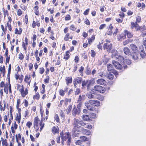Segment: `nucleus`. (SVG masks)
<instances>
[{
    "label": "nucleus",
    "mask_w": 146,
    "mask_h": 146,
    "mask_svg": "<svg viewBox=\"0 0 146 146\" xmlns=\"http://www.w3.org/2000/svg\"><path fill=\"white\" fill-rule=\"evenodd\" d=\"M79 120L76 118L74 119L73 127L72 130L73 135L74 137H77L79 135V132H82L83 134L86 135H90V131L84 129L78 125Z\"/></svg>",
    "instance_id": "1"
},
{
    "label": "nucleus",
    "mask_w": 146,
    "mask_h": 146,
    "mask_svg": "<svg viewBox=\"0 0 146 146\" xmlns=\"http://www.w3.org/2000/svg\"><path fill=\"white\" fill-rule=\"evenodd\" d=\"M60 136L62 139V143L64 145V142L66 141L68 146H70L71 142V137L69 132L64 133L63 131L60 133Z\"/></svg>",
    "instance_id": "2"
},
{
    "label": "nucleus",
    "mask_w": 146,
    "mask_h": 146,
    "mask_svg": "<svg viewBox=\"0 0 146 146\" xmlns=\"http://www.w3.org/2000/svg\"><path fill=\"white\" fill-rule=\"evenodd\" d=\"M106 90L105 88L100 85L95 86L93 89L91 91L92 94H95L97 93L103 94L105 92Z\"/></svg>",
    "instance_id": "3"
},
{
    "label": "nucleus",
    "mask_w": 146,
    "mask_h": 146,
    "mask_svg": "<svg viewBox=\"0 0 146 146\" xmlns=\"http://www.w3.org/2000/svg\"><path fill=\"white\" fill-rule=\"evenodd\" d=\"M68 27H66L64 29V33L65 34L64 38L65 41H68L69 39L72 40L73 39V36L68 32Z\"/></svg>",
    "instance_id": "4"
},
{
    "label": "nucleus",
    "mask_w": 146,
    "mask_h": 146,
    "mask_svg": "<svg viewBox=\"0 0 146 146\" xmlns=\"http://www.w3.org/2000/svg\"><path fill=\"white\" fill-rule=\"evenodd\" d=\"M40 121V119L38 116L34 118L33 121V127L36 132H37L39 129V123Z\"/></svg>",
    "instance_id": "5"
},
{
    "label": "nucleus",
    "mask_w": 146,
    "mask_h": 146,
    "mask_svg": "<svg viewBox=\"0 0 146 146\" xmlns=\"http://www.w3.org/2000/svg\"><path fill=\"white\" fill-rule=\"evenodd\" d=\"M21 87V88L19 89V91L20 93L21 97L23 98H25L28 94V90L27 88H25L24 90L23 85H22Z\"/></svg>",
    "instance_id": "6"
},
{
    "label": "nucleus",
    "mask_w": 146,
    "mask_h": 146,
    "mask_svg": "<svg viewBox=\"0 0 146 146\" xmlns=\"http://www.w3.org/2000/svg\"><path fill=\"white\" fill-rule=\"evenodd\" d=\"M90 102L92 104V106L96 109L95 111L98 112V107L100 105V102L98 100H90Z\"/></svg>",
    "instance_id": "7"
},
{
    "label": "nucleus",
    "mask_w": 146,
    "mask_h": 146,
    "mask_svg": "<svg viewBox=\"0 0 146 146\" xmlns=\"http://www.w3.org/2000/svg\"><path fill=\"white\" fill-rule=\"evenodd\" d=\"M82 86L83 88H85V87L87 85V89H89L90 87V85L92 83V81L90 80H87L86 81L85 80L82 82Z\"/></svg>",
    "instance_id": "8"
},
{
    "label": "nucleus",
    "mask_w": 146,
    "mask_h": 146,
    "mask_svg": "<svg viewBox=\"0 0 146 146\" xmlns=\"http://www.w3.org/2000/svg\"><path fill=\"white\" fill-rule=\"evenodd\" d=\"M48 118V115H47L45 117H43V118L41 119L40 123H39V126L40 127V132L42 130L44 127V123L43 122V121H44L45 120L46 121Z\"/></svg>",
    "instance_id": "9"
},
{
    "label": "nucleus",
    "mask_w": 146,
    "mask_h": 146,
    "mask_svg": "<svg viewBox=\"0 0 146 146\" xmlns=\"http://www.w3.org/2000/svg\"><path fill=\"white\" fill-rule=\"evenodd\" d=\"M112 47V45L111 43H104L103 46L104 49L106 50L109 53L110 52Z\"/></svg>",
    "instance_id": "10"
},
{
    "label": "nucleus",
    "mask_w": 146,
    "mask_h": 146,
    "mask_svg": "<svg viewBox=\"0 0 146 146\" xmlns=\"http://www.w3.org/2000/svg\"><path fill=\"white\" fill-rule=\"evenodd\" d=\"M85 105L88 110L90 111H94L96 110V108H94L92 106V104L90 102V100H89L88 102H85Z\"/></svg>",
    "instance_id": "11"
},
{
    "label": "nucleus",
    "mask_w": 146,
    "mask_h": 146,
    "mask_svg": "<svg viewBox=\"0 0 146 146\" xmlns=\"http://www.w3.org/2000/svg\"><path fill=\"white\" fill-rule=\"evenodd\" d=\"M82 78L81 77H78L74 79L73 82L74 86L75 88L77 87V85L78 84H80L82 82Z\"/></svg>",
    "instance_id": "12"
},
{
    "label": "nucleus",
    "mask_w": 146,
    "mask_h": 146,
    "mask_svg": "<svg viewBox=\"0 0 146 146\" xmlns=\"http://www.w3.org/2000/svg\"><path fill=\"white\" fill-rule=\"evenodd\" d=\"M130 48L134 53H137L139 52L138 47L136 45L133 44H131L130 45Z\"/></svg>",
    "instance_id": "13"
},
{
    "label": "nucleus",
    "mask_w": 146,
    "mask_h": 146,
    "mask_svg": "<svg viewBox=\"0 0 146 146\" xmlns=\"http://www.w3.org/2000/svg\"><path fill=\"white\" fill-rule=\"evenodd\" d=\"M81 110L76 108L75 106L73 108L72 111V114L74 117L76 116L77 115H79L80 112Z\"/></svg>",
    "instance_id": "14"
},
{
    "label": "nucleus",
    "mask_w": 146,
    "mask_h": 146,
    "mask_svg": "<svg viewBox=\"0 0 146 146\" xmlns=\"http://www.w3.org/2000/svg\"><path fill=\"white\" fill-rule=\"evenodd\" d=\"M13 108L11 106L9 107V115L10 117L9 119L8 125H10L12 122V120H13V117L12 114Z\"/></svg>",
    "instance_id": "15"
},
{
    "label": "nucleus",
    "mask_w": 146,
    "mask_h": 146,
    "mask_svg": "<svg viewBox=\"0 0 146 146\" xmlns=\"http://www.w3.org/2000/svg\"><path fill=\"white\" fill-rule=\"evenodd\" d=\"M9 51L8 48H6L4 55L5 57V64L9 63L10 59V55H8Z\"/></svg>",
    "instance_id": "16"
},
{
    "label": "nucleus",
    "mask_w": 146,
    "mask_h": 146,
    "mask_svg": "<svg viewBox=\"0 0 146 146\" xmlns=\"http://www.w3.org/2000/svg\"><path fill=\"white\" fill-rule=\"evenodd\" d=\"M112 63L115 68L118 70H121L123 67L120 63L115 60L112 61Z\"/></svg>",
    "instance_id": "17"
},
{
    "label": "nucleus",
    "mask_w": 146,
    "mask_h": 146,
    "mask_svg": "<svg viewBox=\"0 0 146 146\" xmlns=\"http://www.w3.org/2000/svg\"><path fill=\"white\" fill-rule=\"evenodd\" d=\"M107 70L110 72L113 73L114 74L116 73L117 74L116 71L113 69L112 66L111 64H107Z\"/></svg>",
    "instance_id": "18"
},
{
    "label": "nucleus",
    "mask_w": 146,
    "mask_h": 146,
    "mask_svg": "<svg viewBox=\"0 0 146 146\" xmlns=\"http://www.w3.org/2000/svg\"><path fill=\"white\" fill-rule=\"evenodd\" d=\"M31 76L30 74L29 75H26L25 76L24 81L25 83L29 85L31 82V80L30 79Z\"/></svg>",
    "instance_id": "19"
},
{
    "label": "nucleus",
    "mask_w": 146,
    "mask_h": 146,
    "mask_svg": "<svg viewBox=\"0 0 146 146\" xmlns=\"http://www.w3.org/2000/svg\"><path fill=\"white\" fill-rule=\"evenodd\" d=\"M6 103L5 101H3V104H2L1 100H0V111H4L6 109Z\"/></svg>",
    "instance_id": "20"
},
{
    "label": "nucleus",
    "mask_w": 146,
    "mask_h": 146,
    "mask_svg": "<svg viewBox=\"0 0 146 146\" xmlns=\"http://www.w3.org/2000/svg\"><path fill=\"white\" fill-rule=\"evenodd\" d=\"M123 50V52L125 54L128 56H131V53L129 48L127 47H124Z\"/></svg>",
    "instance_id": "21"
},
{
    "label": "nucleus",
    "mask_w": 146,
    "mask_h": 146,
    "mask_svg": "<svg viewBox=\"0 0 146 146\" xmlns=\"http://www.w3.org/2000/svg\"><path fill=\"white\" fill-rule=\"evenodd\" d=\"M139 25L138 24V23L136 22L132 21L131 22V23L130 28L131 29H132L134 28H135L137 31V29H138Z\"/></svg>",
    "instance_id": "22"
},
{
    "label": "nucleus",
    "mask_w": 146,
    "mask_h": 146,
    "mask_svg": "<svg viewBox=\"0 0 146 146\" xmlns=\"http://www.w3.org/2000/svg\"><path fill=\"white\" fill-rule=\"evenodd\" d=\"M5 84L3 81L0 83V97H2L3 96V91L2 88L1 89V88H3L5 86Z\"/></svg>",
    "instance_id": "23"
},
{
    "label": "nucleus",
    "mask_w": 146,
    "mask_h": 146,
    "mask_svg": "<svg viewBox=\"0 0 146 146\" xmlns=\"http://www.w3.org/2000/svg\"><path fill=\"white\" fill-rule=\"evenodd\" d=\"M123 32L125 34V36H127L128 38H131L133 36V34L130 31H129L127 30H125Z\"/></svg>",
    "instance_id": "24"
},
{
    "label": "nucleus",
    "mask_w": 146,
    "mask_h": 146,
    "mask_svg": "<svg viewBox=\"0 0 146 146\" xmlns=\"http://www.w3.org/2000/svg\"><path fill=\"white\" fill-rule=\"evenodd\" d=\"M17 127L18 125L17 124H16V122L15 121L13 124L12 125L11 127V132L12 133H13L14 134L15 132V130L17 129Z\"/></svg>",
    "instance_id": "25"
},
{
    "label": "nucleus",
    "mask_w": 146,
    "mask_h": 146,
    "mask_svg": "<svg viewBox=\"0 0 146 146\" xmlns=\"http://www.w3.org/2000/svg\"><path fill=\"white\" fill-rule=\"evenodd\" d=\"M51 131L52 133L54 134L59 133V129L58 127V126H53L52 128Z\"/></svg>",
    "instance_id": "26"
},
{
    "label": "nucleus",
    "mask_w": 146,
    "mask_h": 146,
    "mask_svg": "<svg viewBox=\"0 0 146 146\" xmlns=\"http://www.w3.org/2000/svg\"><path fill=\"white\" fill-rule=\"evenodd\" d=\"M36 26L38 27H39L40 26V22L38 20H36V21H33L32 24V27L33 28H35Z\"/></svg>",
    "instance_id": "27"
},
{
    "label": "nucleus",
    "mask_w": 146,
    "mask_h": 146,
    "mask_svg": "<svg viewBox=\"0 0 146 146\" xmlns=\"http://www.w3.org/2000/svg\"><path fill=\"white\" fill-rule=\"evenodd\" d=\"M21 117V112L19 110L18 113H16L15 120L17 121L19 123H20Z\"/></svg>",
    "instance_id": "28"
},
{
    "label": "nucleus",
    "mask_w": 146,
    "mask_h": 146,
    "mask_svg": "<svg viewBox=\"0 0 146 146\" xmlns=\"http://www.w3.org/2000/svg\"><path fill=\"white\" fill-rule=\"evenodd\" d=\"M65 80L67 85L68 86L69 84H71L72 83V78L71 76L66 77Z\"/></svg>",
    "instance_id": "29"
},
{
    "label": "nucleus",
    "mask_w": 146,
    "mask_h": 146,
    "mask_svg": "<svg viewBox=\"0 0 146 146\" xmlns=\"http://www.w3.org/2000/svg\"><path fill=\"white\" fill-rule=\"evenodd\" d=\"M96 83L97 84L104 85L106 84V81L104 79H99L96 81Z\"/></svg>",
    "instance_id": "30"
},
{
    "label": "nucleus",
    "mask_w": 146,
    "mask_h": 146,
    "mask_svg": "<svg viewBox=\"0 0 146 146\" xmlns=\"http://www.w3.org/2000/svg\"><path fill=\"white\" fill-rule=\"evenodd\" d=\"M70 53L68 50L66 51L65 53V54L64 55L63 59L66 60H68L70 58Z\"/></svg>",
    "instance_id": "31"
},
{
    "label": "nucleus",
    "mask_w": 146,
    "mask_h": 146,
    "mask_svg": "<svg viewBox=\"0 0 146 146\" xmlns=\"http://www.w3.org/2000/svg\"><path fill=\"white\" fill-rule=\"evenodd\" d=\"M126 38V36H125V34H123L122 33L119 34L117 36V38L118 40L120 41L122 40H124Z\"/></svg>",
    "instance_id": "32"
},
{
    "label": "nucleus",
    "mask_w": 146,
    "mask_h": 146,
    "mask_svg": "<svg viewBox=\"0 0 146 146\" xmlns=\"http://www.w3.org/2000/svg\"><path fill=\"white\" fill-rule=\"evenodd\" d=\"M95 38V35H92L91 37H89L88 38V44L91 45L92 42L94 41Z\"/></svg>",
    "instance_id": "33"
},
{
    "label": "nucleus",
    "mask_w": 146,
    "mask_h": 146,
    "mask_svg": "<svg viewBox=\"0 0 146 146\" xmlns=\"http://www.w3.org/2000/svg\"><path fill=\"white\" fill-rule=\"evenodd\" d=\"M1 141L3 146H8L9 144L7 142V140L3 137L1 138Z\"/></svg>",
    "instance_id": "34"
},
{
    "label": "nucleus",
    "mask_w": 146,
    "mask_h": 146,
    "mask_svg": "<svg viewBox=\"0 0 146 146\" xmlns=\"http://www.w3.org/2000/svg\"><path fill=\"white\" fill-rule=\"evenodd\" d=\"M116 59L118 61L121 63L123 62L124 60V58L121 55H116L115 56Z\"/></svg>",
    "instance_id": "35"
},
{
    "label": "nucleus",
    "mask_w": 146,
    "mask_h": 146,
    "mask_svg": "<svg viewBox=\"0 0 146 146\" xmlns=\"http://www.w3.org/2000/svg\"><path fill=\"white\" fill-rule=\"evenodd\" d=\"M83 120L84 121H90V119L89 118V115H88L84 114L82 116Z\"/></svg>",
    "instance_id": "36"
},
{
    "label": "nucleus",
    "mask_w": 146,
    "mask_h": 146,
    "mask_svg": "<svg viewBox=\"0 0 146 146\" xmlns=\"http://www.w3.org/2000/svg\"><path fill=\"white\" fill-rule=\"evenodd\" d=\"M38 52L37 50H36L34 53L35 56V57L36 60L38 63L40 62V58L38 56Z\"/></svg>",
    "instance_id": "37"
},
{
    "label": "nucleus",
    "mask_w": 146,
    "mask_h": 146,
    "mask_svg": "<svg viewBox=\"0 0 146 146\" xmlns=\"http://www.w3.org/2000/svg\"><path fill=\"white\" fill-rule=\"evenodd\" d=\"M22 33V29L20 28L19 29L16 28L15 30L14 33L16 35H21Z\"/></svg>",
    "instance_id": "38"
},
{
    "label": "nucleus",
    "mask_w": 146,
    "mask_h": 146,
    "mask_svg": "<svg viewBox=\"0 0 146 146\" xmlns=\"http://www.w3.org/2000/svg\"><path fill=\"white\" fill-rule=\"evenodd\" d=\"M89 116L90 119V121H92L93 119H95L96 117V115L94 113H92L89 114Z\"/></svg>",
    "instance_id": "39"
},
{
    "label": "nucleus",
    "mask_w": 146,
    "mask_h": 146,
    "mask_svg": "<svg viewBox=\"0 0 146 146\" xmlns=\"http://www.w3.org/2000/svg\"><path fill=\"white\" fill-rule=\"evenodd\" d=\"M21 76H22V77L21 76L20 77H19L20 75L18 74V73H16L15 74V79L16 80H18L19 79L21 82L23 80V75H22Z\"/></svg>",
    "instance_id": "40"
},
{
    "label": "nucleus",
    "mask_w": 146,
    "mask_h": 146,
    "mask_svg": "<svg viewBox=\"0 0 146 146\" xmlns=\"http://www.w3.org/2000/svg\"><path fill=\"white\" fill-rule=\"evenodd\" d=\"M137 7L138 8H139L141 7L142 9L143 10L145 7V5L143 3H141L140 2H138L137 3Z\"/></svg>",
    "instance_id": "41"
},
{
    "label": "nucleus",
    "mask_w": 146,
    "mask_h": 146,
    "mask_svg": "<svg viewBox=\"0 0 146 146\" xmlns=\"http://www.w3.org/2000/svg\"><path fill=\"white\" fill-rule=\"evenodd\" d=\"M146 29V27L145 25H143L141 26H140L139 25L138 29H137V31H140L141 32H142L145 31Z\"/></svg>",
    "instance_id": "42"
},
{
    "label": "nucleus",
    "mask_w": 146,
    "mask_h": 146,
    "mask_svg": "<svg viewBox=\"0 0 146 146\" xmlns=\"http://www.w3.org/2000/svg\"><path fill=\"white\" fill-rule=\"evenodd\" d=\"M0 71L2 73L3 76L4 77L5 75V67L4 66H0Z\"/></svg>",
    "instance_id": "43"
},
{
    "label": "nucleus",
    "mask_w": 146,
    "mask_h": 146,
    "mask_svg": "<svg viewBox=\"0 0 146 146\" xmlns=\"http://www.w3.org/2000/svg\"><path fill=\"white\" fill-rule=\"evenodd\" d=\"M39 7L37 5H36L34 7V11L35 14L37 16L39 15V11L38 10Z\"/></svg>",
    "instance_id": "44"
},
{
    "label": "nucleus",
    "mask_w": 146,
    "mask_h": 146,
    "mask_svg": "<svg viewBox=\"0 0 146 146\" xmlns=\"http://www.w3.org/2000/svg\"><path fill=\"white\" fill-rule=\"evenodd\" d=\"M11 64H10L8 66V73L7 75V79H10V76L11 72Z\"/></svg>",
    "instance_id": "45"
},
{
    "label": "nucleus",
    "mask_w": 146,
    "mask_h": 146,
    "mask_svg": "<svg viewBox=\"0 0 146 146\" xmlns=\"http://www.w3.org/2000/svg\"><path fill=\"white\" fill-rule=\"evenodd\" d=\"M0 26L3 32L2 33V36L3 35V33H4L5 34V33L7 31V26H6L5 27H4V25L2 24Z\"/></svg>",
    "instance_id": "46"
},
{
    "label": "nucleus",
    "mask_w": 146,
    "mask_h": 146,
    "mask_svg": "<svg viewBox=\"0 0 146 146\" xmlns=\"http://www.w3.org/2000/svg\"><path fill=\"white\" fill-rule=\"evenodd\" d=\"M16 141L17 142H18L19 141L21 140V136L20 133L16 134L15 135Z\"/></svg>",
    "instance_id": "47"
},
{
    "label": "nucleus",
    "mask_w": 146,
    "mask_h": 146,
    "mask_svg": "<svg viewBox=\"0 0 146 146\" xmlns=\"http://www.w3.org/2000/svg\"><path fill=\"white\" fill-rule=\"evenodd\" d=\"M8 81V90H9V92L10 94H11L12 93L11 90V86L10 84V79H7Z\"/></svg>",
    "instance_id": "48"
},
{
    "label": "nucleus",
    "mask_w": 146,
    "mask_h": 146,
    "mask_svg": "<svg viewBox=\"0 0 146 146\" xmlns=\"http://www.w3.org/2000/svg\"><path fill=\"white\" fill-rule=\"evenodd\" d=\"M80 138L83 143L88 141V139L85 136H83L80 137Z\"/></svg>",
    "instance_id": "49"
},
{
    "label": "nucleus",
    "mask_w": 146,
    "mask_h": 146,
    "mask_svg": "<svg viewBox=\"0 0 146 146\" xmlns=\"http://www.w3.org/2000/svg\"><path fill=\"white\" fill-rule=\"evenodd\" d=\"M54 119L57 123H60V119L58 114H55L54 117Z\"/></svg>",
    "instance_id": "50"
},
{
    "label": "nucleus",
    "mask_w": 146,
    "mask_h": 146,
    "mask_svg": "<svg viewBox=\"0 0 146 146\" xmlns=\"http://www.w3.org/2000/svg\"><path fill=\"white\" fill-rule=\"evenodd\" d=\"M33 98L34 100L36 99L38 100L40 98V95L39 93L38 92L36 93L35 95L33 96Z\"/></svg>",
    "instance_id": "51"
},
{
    "label": "nucleus",
    "mask_w": 146,
    "mask_h": 146,
    "mask_svg": "<svg viewBox=\"0 0 146 146\" xmlns=\"http://www.w3.org/2000/svg\"><path fill=\"white\" fill-rule=\"evenodd\" d=\"M8 84L7 83V84H5V86L4 87V92H5L7 94L8 93Z\"/></svg>",
    "instance_id": "52"
},
{
    "label": "nucleus",
    "mask_w": 146,
    "mask_h": 146,
    "mask_svg": "<svg viewBox=\"0 0 146 146\" xmlns=\"http://www.w3.org/2000/svg\"><path fill=\"white\" fill-rule=\"evenodd\" d=\"M141 22V18L140 16L137 15L135 17V22L139 23Z\"/></svg>",
    "instance_id": "53"
},
{
    "label": "nucleus",
    "mask_w": 146,
    "mask_h": 146,
    "mask_svg": "<svg viewBox=\"0 0 146 146\" xmlns=\"http://www.w3.org/2000/svg\"><path fill=\"white\" fill-rule=\"evenodd\" d=\"M140 54L141 57L143 58H144L146 56V54L143 50H141L140 52Z\"/></svg>",
    "instance_id": "54"
},
{
    "label": "nucleus",
    "mask_w": 146,
    "mask_h": 146,
    "mask_svg": "<svg viewBox=\"0 0 146 146\" xmlns=\"http://www.w3.org/2000/svg\"><path fill=\"white\" fill-rule=\"evenodd\" d=\"M22 46L23 48L25 50H26L27 48L26 46L28 45V43L24 42L23 41L22 42Z\"/></svg>",
    "instance_id": "55"
},
{
    "label": "nucleus",
    "mask_w": 146,
    "mask_h": 146,
    "mask_svg": "<svg viewBox=\"0 0 146 146\" xmlns=\"http://www.w3.org/2000/svg\"><path fill=\"white\" fill-rule=\"evenodd\" d=\"M40 113L41 117H43L44 115V111L43 110L42 107V106L40 107Z\"/></svg>",
    "instance_id": "56"
},
{
    "label": "nucleus",
    "mask_w": 146,
    "mask_h": 146,
    "mask_svg": "<svg viewBox=\"0 0 146 146\" xmlns=\"http://www.w3.org/2000/svg\"><path fill=\"white\" fill-rule=\"evenodd\" d=\"M23 12L20 9H19L17 11V14L18 16H21L22 15Z\"/></svg>",
    "instance_id": "57"
},
{
    "label": "nucleus",
    "mask_w": 146,
    "mask_h": 146,
    "mask_svg": "<svg viewBox=\"0 0 146 146\" xmlns=\"http://www.w3.org/2000/svg\"><path fill=\"white\" fill-rule=\"evenodd\" d=\"M44 72V69L43 67H40L39 68V73L42 74H43Z\"/></svg>",
    "instance_id": "58"
},
{
    "label": "nucleus",
    "mask_w": 146,
    "mask_h": 146,
    "mask_svg": "<svg viewBox=\"0 0 146 146\" xmlns=\"http://www.w3.org/2000/svg\"><path fill=\"white\" fill-rule=\"evenodd\" d=\"M47 31L48 33H50L51 35H54V32L51 29V28L50 27H49L48 28Z\"/></svg>",
    "instance_id": "59"
},
{
    "label": "nucleus",
    "mask_w": 146,
    "mask_h": 146,
    "mask_svg": "<svg viewBox=\"0 0 146 146\" xmlns=\"http://www.w3.org/2000/svg\"><path fill=\"white\" fill-rule=\"evenodd\" d=\"M49 79H49V76H47L46 77V78H45L44 80V83L45 84L48 83L49 82Z\"/></svg>",
    "instance_id": "60"
},
{
    "label": "nucleus",
    "mask_w": 146,
    "mask_h": 146,
    "mask_svg": "<svg viewBox=\"0 0 146 146\" xmlns=\"http://www.w3.org/2000/svg\"><path fill=\"white\" fill-rule=\"evenodd\" d=\"M114 78V76L113 75L109 74H108V78L110 80H113V78Z\"/></svg>",
    "instance_id": "61"
},
{
    "label": "nucleus",
    "mask_w": 146,
    "mask_h": 146,
    "mask_svg": "<svg viewBox=\"0 0 146 146\" xmlns=\"http://www.w3.org/2000/svg\"><path fill=\"white\" fill-rule=\"evenodd\" d=\"M20 7L23 11H25L27 9V7L23 4H21L20 6Z\"/></svg>",
    "instance_id": "62"
},
{
    "label": "nucleus",
    "mask_w": 146,
    "mask_h": 146,
    "mask_svg": "<svg viewBox=\"0 0 146 146\" xmlns=\"http://www.w3.org/2000/svg\"><path fill=\"white\" fill-rule=\"evenodd\" d=\"M119 16L121 19H123L125 16V14L122 12H120L119 14Z\"/></svg>",
    "instance_id": "63"
},
{
    "label": "nucleus",
    "mask_w": 146,
    "mask_h": 146,
    "mask_svg": "<svg viewBox=\"0 0 146 146\" xmlns=\"http://www.w3.org/2000/svg\"><path fill=\"white\" fill-rule=\"evenodd\" d=\"M59 94L61 96H63L65 94V92L64 90L62 89H60L59 91Z\"/></svg>",
    "instance_id": "64"
}]
</instances>
